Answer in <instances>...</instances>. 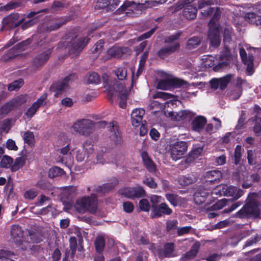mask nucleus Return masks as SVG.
Segmentation results:
<instances>
[{"label": "nucleus", "instance_id": "nucleus-21", "mask_svg": "<svg viewBox=\"0 0 261 261\" xmlns=\"http://www.w3.org/2000/svg\"><path fill=\"white\" fill-rule=\"evenodd\" d=\"M230 79V75H227L220 79H213L211 82L212 87L215 89L220 88L224 89L226 87Z\"/></svg>", "mask_w": 261, "mask_h": 261}, {"label": "nucleus", "instance_id": "nucleus-51", "mask_svg": "<svg viewBox=\"0 0 261 261\" xmlns=\"http://www.w3.org/2000/svg\"><path fill=\"white\" fill-rule=\"evenodd\" d=\"M73 189L72 188H65L63 189L61 192V196L62 200L65 198L69 199L72 197Z\"/></svg>", "mask_w": 261, "mask_h": 261}, {"label": "nucleus", "instance_id": "nucleus-8", "mask_svg": "<svg viewBox=\"0 0 261 261\" xmlns=\"http://www.w3.org/2000/svg\"><path fill=\"white\" fill-rule=\"evenodd\" d=\"M188 148L187 143L185 141H177L170 146V154L173 160L180 159L186 153Z\"/></svg>", "mask_w": 261, "mask_h": 261}, {"label": "nucleus", "instance_id": "nucleus-4", "mask_svg": "<svg viewBox=\"0 0 261 261\" xmlns=\"http://www.w3.org/2000/svg\"><path fill=\"white\" fill-rule=\"evenodd\" d=\"M74 208L79 213L83 214L87 212L94 213L97 210L96 197L94 194L90 197H82L76 201Z\"/></svg>", "mask_w": 261, "mask_h": 261}, {"label": "nucleus", "instance_id": "nucleus-24", "mask_svg": "<svg viewBox=\"0 0 261 261\" xmlns=\"http://www.w3.org/2000/svg\"><path fill=\"white\" fill-rule=\"evenodd\" d=\"M110 137L116 144H119L121 142V135L118 127L114 123L111 126Z\"/></svg>", "mask_w": 261, "mask_h": 261}, {"label": "nucleus", "instance_id": "nucleus-64", "mask_svg": "<svg viewBox=\"0 0 261 261\" xmlns=\"http://www.w3.org/2000/svg\"><path fill=\"white\" fill-rule=\"evenodd\" d=\"M123 207L124 211L126 213H131L134 208V205L130 202H125L123 204Z\"/></svg>", "mask_w": 261, "mask_h": 261}, {"label": "nucleus", "instance_id": "nucleus-31", "mask_svg": "<svg viewBox=\"0 0 261 261\" xmlns=\"http://www.w3.org/2000/svg\"><path fill=\"white\" fill-rule=\"evenodd\" d=\"M141 156L144 164L147 170L150 172L155 171L156 169L155 166L153 162L149 158L147 153L146 152H143Z\"/></svg>", "mask_w": 261, "mask_h": 261}, {"label": "nucleus", "instance_id": "nucleus-16", "mask_svg": "<svg viewBox=\"0 0 261 261\" xmlns=\"http://www.w3.org/2000/svg\"><path fill=\"white\" fill-rule=\"evenodd\" d=\"M194 114L189 110H182L176 112H170L168 116L174 121H180L185 119H189L193 117Z\"/></svg>", "mask_w": 261, "mask_h": 261}, {"label": "nucleus", "instance_id": "nucleus-15", "mask_svg": "<svg viewBox=\"0 0 261 261\" xmlns=\"http://www.w3.org/2000/svg\"><path fill=\"white\" fill-rule=\"evenodd\" d=\"M11 236L13 241L18 245H23V244H27L24 242L23 231L21 228L18 225H13L11 230Z\"/></svg>", "mask_w": 261, "mask_h": 261}, {"label": "nucleus", "instance_id": "nucleus-42", "mask_svg": "<svg viewBox=\"0 0 261 261\" xmlns=\"http://www.w3.org/2000/svg\"><path fill=\"white\" fill-rule=\"evenodd\" d=\"M240 180L243 181L244 183L242 184V187L244 188H248L251 185V182H249L248 179L249 176L247 175V173L245 171H243L241 173H239L238 174Z\"/></svg>", "mask_w": 261, "mask_h": 261}, {"label": "nucleus", "instance_id": "nucleus-3", "mask_svg": "<svg viewBox=\"0 0 261 261\" xmlns=\"http://www.w3.org/2000/svg\"><path fill=\"white\" fill-rule=\"evenodd\" d=\"M220 9L217 8L214 15L209 23V32L208 39L212 46L216 48L219 46L221 43L220 27L218 21L220 16Z\"/></svg>", "mask_w": 261, "mask_h": 261}, {"label": "nucleus", "instance_id": "nucleus-55", "mask_svg": "<svg viewBox=\"0 0 261 261\" xmlns=\"http://www.w3.org/2000/svg\"><path fill=\"white\" fill-rule=\"evenodd\" d=\"M194 181L193 178L191 176H182L179 178V182L182 186H187L191 183Z\"/></svg>", "mask_w": 261, "mask_h": 261}, {"label": "nucleus", "instance_id": "nucleus-29", "mask_svg": "<svg viewBox=\"0 0 261 261\" xmlns=\"http://www.w3.org/2000/svg\"><path fill=\"white\" fill-rule=\"evenodd\" d=\"M244 82L243 80L240 77H238L236 80L237 87L234 89L232 90L230 95V98L236 100L238 99L242 94V90L240 86Z\"/></svg>", "mask_w": 261, "mask_h": 261}, {"label": "nucleus", "instance_id": "nucleus-9", "mask_svg": "<svg viewBox=\"0 0 261 261\" xmlns=\"http://www.w3.org/2000/svg\"><path fill=\"white\" fill-rule=\"evenodd\" d=\"M89 38L87 36H76L68 47L71 53L78 54L88 44Z\"/></svg>", "mask_w": 261, "mask_h": 261}, {"label": "nucleus", "instance_id": "nucleus-20", "mask_svg": "<svg viewBox=\"0 0 261 261\" xmlns=\"http://www.w3.org/2000/svg\"><path fill=\"white\" fill-rule=\"evenodd\" d=\"M206 122L207 120L205 117L200 115L198 116L193 120L191 128L193 130L199 133L203 129Z\"/></svg>", "mask_w": 261, "mask_h": 261}, {"label": "nucleus", "instance_id": "nucleus-11", "mask_svg": "<svg viewBox=\"0 0 261 261\" xmlns=\"http://www.w3.org/2000/svg\"><path fill=\"white\" fill-rule=\"evenodd\" d=\"M187 83L182 80L166 77L160 80L157 85V88L162 90H168L172 86L180 87Z\"/></svg>", "mask_w": 261, "mask_h": 261}, {"label": "nucleus", "instance_id": "nucleus-48", "mask_svg": "<svg viewBox=\"0 0 261 261\" xmlns=\"http://www.w3.org/2000/svg\"><path fill=\"white\" fill-rule=\"evenodd\" d=\"M21 5V3L18 0L12 1L3 7V9L6 10H10L17 8Z\"/></svg>", "mask_w": 261, "mask_h": 261}, {"label": "nucleus", "instance_id": "nucleus-58", "mask_svg": "<svg viewBox=\"0 0 261 261\" xmlns=\"http://www.w3.org/2000/svg\"><path fill=\"white\" fill-rule=\"evenodd\" d=\"M37 195V192L34 190H29L27 191L24 197L25 199L32 200Z\"/></svg>", "mask_w": 261, "mask_h": 261}, {"label": "nucleus", "instance_id": "nucleus-32", "mask_svg": "<svg viewBox=\"0 0 261 261\" xmlns=\"http://www.w3.org/2000/svg\"><path fill=\"white\" fill-rule=\"evenodd\" d=\"M203 152L201 147H197L193 149L190 153L189 156L186 159V162L190 163L200 156Z\"/></svg>", "mask_w": 261, "mask_h": 261}, {"label": "nucleus", "instance_id": "nucleus-43", "mask_svg": "<svg viewBox=\"0 0 261 261\" xmlns=\"http://www.w3.org/2000/svg\"><path fill=\"white\" fill-rule=\"evenodd\" d=\"M86 80L88 83L98 84L100 82V77L96 72H92L86 75Z\"/></svg>", "mask_w": 261, "mask_h": 261}, {"label": "nucleus", "instance_id": "nucleus-63", "mask_svg": "<svg viewBox=\"0 0 261 261\" xmlns=\"http://www.w3.org/2000/svg\"><path fill=\"white\" fill-rule=\"evenodd\" d=\"M192 227L191 226H184L177 228V234L178 236H182L190 232Z\"/></svg>", "mask_w": 261, "mask_h": 261}, {"label": "nucleus", "instance_id": "nucleus-62", "mask_svg": "<svg viewBox=\"0 0 261 261\" xmlns=\"http://www.w3.org/2000/svg\"><path fill=\"white\" fill-rule=\"evenodd\" d=\"M31 43V40L30 39H28L27 40L21 42L17 44L15 47L18 49L20 50H23L27 48V45H28Z\"/></svg>", "mask_w": 261, "mask_h": 261}, {"label": "nucleus", "instance_id": "nucleus-39", "mask_svg": "<svg viewBox=\"0 0 261 261\" xmlns=\"http://www.w3.org/2000/svg\"><path fill=\"white\" fill-rule=\"evenodd\" d=\"M174 250V244L173 243H167L164 246L163 252L160 253L161 256L170 257Z\"/></svg>", "mask_w": 261, "mask_h": 261}, {"label": "nucleus", "instance_id": "nucleus-25", "mask_svg": "<svg viewBox=\"0 0 261 261\" xmlns=\"http://www.w3.org/2000/svg\"><path fill=\"white\" fill-rule=\"evenodd\" d=\"M146 2L147 0H133L132 2H126L121 6V8L122 11H125L126 13H128L129 11L133 10L137 6L143 4Z\"/></svg>", "mask_w": 261, "mask_h": 261}, {"label": "nucleus", "instance_id": "nucleus-49", "mask_svg": "<svg viewBox=\"0 0 261 261\" xmlns=\"http://www.w3.org/2000/svg\"><path fill=\"white\" fill-rule=\"evenodd\" d=\"M23 139L25 143L32 145L34 142V136L32 132H27L23 135Z\"/></svg>", "mask_w": 261, "mask_h": 261}, {"label": "nucleus", "instance_id": "nucleus-44", "mask_svg": "<svg viewBox=\"0 0 261 261\" xmlns=\"http://www.w3.org/2000/svg\"><path fill=\"white\" fill-rule=\"evenodd\" d=\"M25 164V159L22 157H19L15 159L12 166V171H16L22 167Z\"/></svg>", "mask_w": 261, "mask_h": 261}, {"label": "nucleus", "instance_id": "nucleus-36", "mask_svg": "<svg viewBox=\"0 0 261 261\" xmlns=\"http://www.w3.org/2000/svg\"><path fill=\"white\" fill-rule=\"evenodd\" d=\"M28 98V96L27 95H20L15 97L11 101V105H13L14 108L17 107L25 102L27 101Z\"/></svg>", "mask_w": 261, "mask_h": 261}, {"label": "nucleus", "instance_id": "nucleus-50", "mask_svg": "<svg viewBox=\"0 0 261 261\" xmlns=\"http://www.w3.org/2000/svg\"><path fill=\"white\" fill-rule=\"evenodd\" d=\"M145 114V111L142 109H135L131 114V118H141L142 119L143 116Z\"/></svg>", "mask_w": 261, "mask_h": 261}, {"label": "nucleus", "instance_id": "nucleus-22", "mask_svg": "<svg viewBox=\"0 0 261 261\" xmlns=\"http://www.w3.org/2000/svg\"><path fill=\"white\" fill-rule=\"evenodd\" d=\"M210 193H211L210 190H206L203 188L200 189L195 193L194 200L195 203L197 204L202 203L205 201Z\"/></svg>", "mask_w": 261, "mask_h": 261}, {"label": "nucleus", "instance_id": "nucleus-5", "mask_svg": "<svg viewBox=\"0 0 261 261\" xmlns=\"http://www.w3.org/2000/svg\"><path fill=\"white\" fill-rule=\"evenodd\" d=\"M96 123L88 119L76 120L72 125V128L77 134L84 136H89L94 131Z\"/></svg>", "mask_w": 261, "mask_h": 261}, {"label": "nucleus", "instance_id": "nucleus-52", "mask_svg": "<svg viewBox=\"0 0 261 261\" xmlns=\"http://www.w3.org/2000/svg\"><path fill=\"white\" fill-rule=\"evenodd\" d=\"M139 207L142 211L148 212L150 210V204L147 199H141L139 203Z\"/></svg>", "mask_w": 261, "mask_h": 261}, {"label": "nucleus", "instance_id": "nucleus-14", "mask_svg": "<svg viewBox=\"0 0 261 261\" xmlns=\"http://www.w3.org/2000/svg\"><path fill=\"white\" fill-rule=\"evenodd\" d=\"M120 193L128 198H140L145 195V191L141 187H127L120 190Z\"/></svg>", "mask_w": 261, "mask_h": 261}, {"label": "nucleus", "instance_id": "nucleus-35", "mask_svg": "<svg viewBox=\"0 0 261 261\" xmlns=\"http://www.w3.org/2000/svg\"><path fill=\"white\" fill-rule=\"evenodd\" d=\"M199 248V244L196 242L192 246L191 250L188 252L184 258V260L191 259L196 256Z\"/></svg>", "mask_w": 261, "mask_h": 261}, {"label": "nucleus", "instance_id": "nucleus-56", "mask_svg": "<svg viewBox=\"0 0 261 261\" xmlns=\"http://www.w3.org/2000/svg\"><path fill=\"white\" fill-rule=\"evenodd\" d=\"M13 108H14V107L11 105V101H10L2 107L0 112L2 114L6 115Z\"/></svg>", "mask_w": 261, "mask_h": 261}, {"label": "nucleus", "instance_id": "nucleus-40", "mask_svg": "<svg viewBox=\"0 0 261 261\" xmlns=\"http://www.w3.org/2000/svg\"><path fill=\"white\" fill-rule=\"evenodd\" d=\"M127 69L125 66L119 67L115 71V74L120 80L125 79L127 75Z\"/></svg>", "mask_w": 261, "mask_h": 261}, {"label": "nucleus", "instance_id": "nucleus-46", "mask_svg": "<svg viewBox=\"0 0 261 261\" xmlns=\"http://www.w3.org/2000/svg\"><path fill=\"white\" fill-rule=\"evenodd\" d=\"M23 84V81L22 79H19L18 80L15 81L8 86V90L10 91L14 90H17L19 89Z\"/></svg>", "mask_w": 261, "mask_h": 261}, {"label": "nucleus", "instance_id": "nucleus-37", "mask_svg": "<svg viewBox=\"0 0 261 261\" xmlns=\"http://www.w3.org/2000/svg\"><path fill=\"white\" fill-rule=\"evenodd\" d=\"M203 66L205 67H211L217 63V60L212 56H204L202 59Z\"/></svg>", "mask_w": 261, "mask_h": 261}, {"label": "nucleus", "instance_id": "nucleus-60", "mask_svg": "<svg viewBox=\"0 0 261 261\" xmlns=\"http://www.w3.org/2000/svg\"><path fill=\"white\" fill-rule=\"evenodd\" d=\"M241 157V147L240 145H237L234 151L235 163L237 164Z\"/></svg>", "mask_w": 261, "mask_h": 261}, {"label": "nucleus", "instance_id": "nucleus-2", "mask_svg": "<svg viewBox=\"0 0 261 261\" xmlns=\"http://www.w3.org/2000/svg\"><path fill=\"white\" fill-rule=\"evenodd\" d=\"M152 97L161 99V101L152 100L149 104V109L154 113L162 111L166 107L176 105L178 102L175 99H170L172 98V95L166 92H157L153 95Z\"/></svg>", "mask_w": 261, "mask_h": 261}, {"label": "nucleus", "instance_id": "nucleus-23", "mask_svg": "<svg viewBox=\"0 0 261 261\" xmlns=\"http://www.w3.org/2000/svg\"><path fill=\"white\" fill-rule=\"evenodd\" d=\"M204 178L206 182H215L222 178V173L218 170L210 171L205 173Z\"/></svg>", "mask_w": 261, "mask_h": 261}, {"label": "nucleus", "instance_id": "nucleus-26", "mask_svg": "<svg viewBox=\"0 0 261 261\" xmlns=\"http://www.w3.org/2000/svg\"><path fill=\"white\" fill-rule=\"evenodd\" d=\"M243 194V191L241 189H237L234 186H228L227 185V190L225 193V196H231L235 199H238Z\"/></svg>", "mask_w": 261, "mask_h": 261}, {"label": "nucleus", "instance_id": "nucleus-45", "mask_svg": "<svg viewBox=\"0 0 261 261\" xmlns=\"http://www.w3.org/2000/svg\"><path fill=\"white\" fill-rule=\"evenodd\" d=\"M64 173V171L58 167H54L50 169L48 175L50 178H54L56 176H60Z\"/></svg>", "mask_w": 261, "mask_h": 261}, {"label": "nucleus", "instance_id": "nucleus-33", "mask_svg": "<svg viewBox=\"0 0 261 261\" xmlns=\"http://www.w3.org/2000/svg\"><path fill=\"white\" fill-rule=\"evenodd\" d=\"M197 10L192 5L187 6L184 10V15L188 19H193L196 16Z\"/></svg>", "mask_w": 261, "mask_h": 261}, {"label": "nucleus", "instance_id": "nucleus-7", "mask_svg": "<svg viewBox=\"0 0 261 261\" xmlns=\"http://www.w3.org/2000/svg\"><path fill=\"white\" fill-rule=\"evenodd\" d=\"M179 37V35L178 34H176L175 35L170 36L166 39V42L171 43V44L162 48L159 51L158 54L161 58H165L176 50L179 48V43L174 41L177 39Z\"/></svg>", "mask_w": 261, "mask_h": 261}, {"label": "nucleus", "instance_id": "nucleus-18", "mask_svg": "<svg viewBox=\"0 0 261 261\" xmlns=\"http://www.w3.org/2000/svg\"><path fill=\"white\" fill-rule=\"evenodd\" d=\"M172 212L171 208L169 207L168 205L165 203H162L158 207L156 206H152V217L158 218L162 216V214L165 215H170Z\"/></svg>", "mask_w": 261, "mask_h": 261}, {"label": "nucleus", "instance_id": "nucleus-30", "mask_svg": "<svg viewBox=\"0 0 261 261\" xmlns=\"http://www.w3.org/2000/svg\"><path fill=\"white\" fill-rule=\"evenodd\" d=\"M51 50L48 49L45 53L36 57L34 60V64L36 67L42 65L49 58Z\"/></svg>", "mask_w": 261, "mask_h": 261}, {"label": "nucleus", "instance_id": "nucleus-61", "mask_svg": "<svg viewBox=\"0 0 261 261\" xmlns=\"http://www.w3.org/2000/svg\"><path fill=\"white\" fill-rule=\"evenodd\" d=\"M6 147L9 150H17L18 147L15 142L12 139H8L6 143Z\"/></svg>", "mask_w": 261, "mask_h": 261}, {"label": "nucleus", "instance_id": "nucleus-47", "mask_svg": "<svg viewBox=\"0 0 261 261\" xmlns=\"http://www.w3.org/2000/svg\"><path fill=\"white\" fill-rule=\"evenodd\" d=\"M200 42V39L198 37H193L190 39L187 42V47L191 49L197 46Z\"/></svg>", "mask_w": 261, "mask_h": 261}, {"label": "nucleus", "instance_id": "nucleus-6", "mask_svg": "<svg viewBox=\"0 0 261 261\" xmlns=\"http://www.w3.org/2000/svg\"><path fill=\"white\" fill-rule=\"evenodd\" d=\"M256 51V48L251 47L248 44L240 49V56L244 64L247 66V71L249 74L253 72V55Z\"/></svg>", "mask_w": 261, "mask_h": 261}, {"label": "nucleus", "instance_id": "nucleus-54", "mask_svg": "<svg viewBox=\"0 0 261 261\" xmlns=\"http://www.w3.org/2000/svg\"><path fill=\"white\" fill-rule=\"evenodd\" d=\"M115 0H113V4H116L114 2ZM112 0H98L96 4V7L99 9H103L106 8L111 3Z\"/></svg>", "mask_w": 261, "mask_h": 261}, {"label": "nucleus", "instance_id": "nucleus-10", "mask_svg": "<svg viewBox=\"0 0 261 261\" xmlns=\"http://www.w3.org/2000/svg\"><path fill=\"white\" fill-rule=\"evenodd\" d=\"M109 94L111 95V97L117 96L119 98V106L121 108L124 109L126 106V99L128 94V90L122 84H120L117 87V89L113 92L111 90L109 91Z\"/></svg>", "mask_w": 261, "mask_h": 261}, {"label": "nucleus", "instance_id": "nucleus-19", "mask_svg": "<svg viewBox=\"0 0 261 261\" xmlns=\"http://www.w3.org/2000/svg\"><path fill=\"white\" fill-rule=\"evenodd\" d=\"M47 97V93L42 94L28 110L26 112V115L28 117L31 118L36 113L38 109L43 105Z\"/></svg>", "mask_w": 261, "mask_h": 261}, {"label": "nucleus", "instance_id": "nucleus-53", "mask_svg": "<svg viewBox=\"0 0 261 261\" xmlns=\"http://www.w3.org/2000/svg\"><path fill=\"white\" fill-rule=\"evenodd\" d=\"M167 199L174 206H176L178 202V196L172 194H167L166 195Z\"/></svg>", "mask_w": 261, "mask_h": 261}, {"label": "nucleus", "instance_id": "nucleus-27", "mask_svg": "<svg viewBox=\"0 0 261 261\" xmlns=\"http://www.w3.org/2000/svg\"><path fill=\"white\" fill-rule=\"evenodd\" d=\"M245 19L252 24L259 25L261 24V16L253 12H248L244 16Z\"/></svg>", "mask_w": 261, "mask_h": 261}, {"label": "nucleus", "instance_id": "nucleus-34", "mask_svg": "<svg viewBox=\"0 0 261 261\" xmlns=\"http://www.w3.org/2000/svg\"><path fill=\"white\" fill-rule=\"evenodd\" d=\"M233 36L234 33L232 28L228 25H225L223 28L224 42L225 43H229Z\"/></svg>", "mask_w": 261, "mask_h": 261}, {"label": "nucleus", "instance_id": "nucleus-59", "mask_svg": "<svg viewBox=\"0 0 261 261\" xmlns=\"http://www.w3.org/2000/svg\"><path fill=\"white\" fill-rule=\"evenodd\" d=\"M255 119L257 123H261V108L257 106H254Z\"/></svg>", "mask_w": 261, "mask_h": 261}, {"label": "nucleus", "instance_id": "nucleus-28", "mask_svg": "<svg viewBox=\"0 0 261 261\" xmlns=\"http://www.w3.org/2000/svg\"><path fill=\"white\" fill-rule=\"evenodd\" d=\"M123 54L122 49L118 46H113L110 48L107 52V56L105 60H109L112 58H119Z\"/></svg>", "mask_w": 261, "mask_h": 261}, {"label": "nucleus", "instance_id": "nucleus-13", "mask_svg": "<svg viewBox=\"0 0 261 261\" xmlns=\"http://www.w3.org/2000/svg\"><path fill=\"white\" fill-rule=\"evenodd\" d=\"M19 15L17 13H13L5 17L2 20L3 29H12L20 25L23 19H19Z\"/></svg>", "mask_w": 261, "mask_h": 261}, {"label": "nucleus", "instance_id": "nucleus-17", "mask_svg": "<svg viewBox=\"0 0 261 261\" xmlns=\"http://www.w3.org/2000/svg\"><path fill=\"white\" fill-rule=\"evenodd\" d=\"M217 3L216 0H201L198 2V8L203 10L201 14L203 16H209L211 15L215 10L214 8L210 7L211 5Z\"/></svg>", "mask_w": 261, "mask_h": 261}, {"label": "nucleus", "instance_id": "nucleus-41", "mask_svg": "<svg viewBox=\"0 0 261 261\" xmlns=\"http://www.w3.org/2000/svg\"><path fill=\"white\" fill-rule=\"evenodd\" d=\"M13 160L12 158L8 155H4L3 156L0 163V165L2 167L5 168H11L13 165Z\"/></svg>", "mask_w": 261, "mask_h": 261}, {"label": "nucleus", "instance_id": "nucleus-1", "mask_svg": "<svg viewBox=\"0 0 261 261\" xmlns=\"http://www.w3.org/2000/svg\"><path fill=\"white\" fill-rule=\"evenodd\" d=\"M247 204L239 211L236 216L239 218H244L252 215L261 217V205L259 197L255 193L250 194L247 199Z\"/></svg>", "mask_w": 261, "mask_h": 261}, {"label": "nucleus", "instance_id": "nucleus-57", "mask_svg": "<svg viewBox=\"0 0 261 261\" xmlns=\"http://www.w3.org/2000/svg\"><path fill=\"white\" fill-rule=\"evenodd\" d=\"M236 134L235 132H229L226 133L222 138V142L225 143L229 142L234 138Z\"/></svg>", "mask_w": 261, "mask_h": 261}, {"label": "nucleus", "instance_id": "nucleus-38", "mask_svg": "<svg viewBox=\"0 0 261 261\" xmlns=\"http://www.w3.org/2000/svg\"><path fill=\"white\" fill-rule=\"evenodd\" d=\"M105 241L104 238L102 236H98L96 238L95 242V246L96 251L98 253H101L105 247Z\"/></svg>", "mask_w": 261, "mask_h": 261}, {"label": "nucleus", "instance_id": "nucleus-12", "mask_svg": "<svg viewBox=\"0 0 261 261\" xmlns=\"http://www.w3.org/2000/svg\"><path fill=\"white\" fill-rule=\"evenodd\" d=\"M72 77H73V76L70 75L66 77L64 81L52 85L50 87V90L52 92H54V96H59L63 92L68 88L70 85V81Z\"/></svg>", "mask_w": 261, "mask_h": 261}]
</instances>
